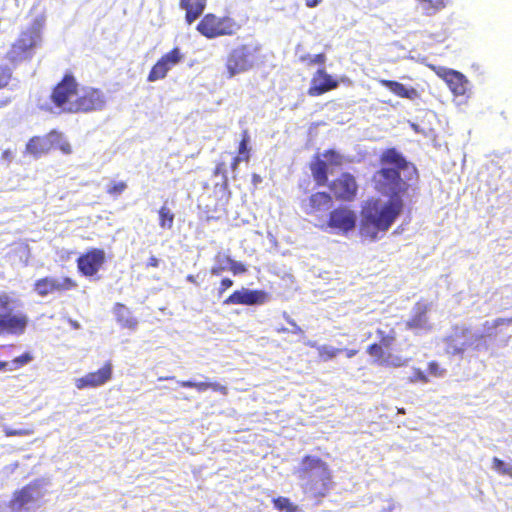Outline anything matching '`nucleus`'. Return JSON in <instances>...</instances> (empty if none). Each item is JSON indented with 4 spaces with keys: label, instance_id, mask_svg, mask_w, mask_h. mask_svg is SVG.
Instances as JSON below:
<instances>
[{
    "label": "nucleus",
    "instance_id": "nucleus-21",
    "mask_svg": "<svg viewBox=\"0 0 512 512\" xmlns=\"http://www.w3.org/2000/svg\"><path fill=\"white\" fill-rule=\"evenodd\" d=\"M377 335L379 337V343L370 345L367 352L375 359H380L385 353L391 350V346L395 341V333L392 330L386 333L385 331L378 329Z\"/></svg>",
    "mask_w": 512,
    "mask_h": 512
},
{
    "label": "nucleus",
    "instance_id": "nucleus-13",
    "mask_svg": "<svg viewBox=\"0 0 512 512\" xmlns=\"http://www.w3.org/2000/svg\"><path fill=\"white\" fill-rule=\"evenodd\" d=\"M113 366L107 362L99 370L87 373L86 375L74 380L75 387L79 390L86 388H98L105 385L112 379Z\"/></svg>",
    "mask_w": 512,
    "mask_h": 512
},
{
    "label": "nucleus",
    "instance_id": "nucleus-26",
    "mask_svg": "<svg viewBox=\"0 0 512 512\" xmlns=\"http://www.w3.org/2000/svg\"><path fill=\"white\" fill-rule=\"evenodd\" d=\"M117 322L124 328L135 329L138 322L131 311L123 304L117 303L114 307Z\"/></svg>",
    "mask_w": 512,
    "mask_h": 512
},
{
    "label": "nucleus",
    "instance_id": "nucleus-11",
    "mask_svg": "<svg viewBox=\"0 0 512 512\" xmlns=\"http://www.w3.org/2000/svg\"><path fill=\"white\" fill-rule=\"evenodd\" d=\"M184 58L181 50L176 47L170 52L163 55L156 64L152 67L148 74L147 80L149 82H155L166 77L167 73L179 64Z\"/></svg>",
    "mask_w": 512,
    "mask_h": 512
},
{
    "label": "nucleus",
    "instance_id": "nucleus-60",
    "mask_svg": "<svg viewBox=\"0 0 512 512\" xmlns=\"http://www.w3.org/2000/svg\"><path fill=\"white\" fill-rule=\"evenodd\" d=\"M187 281L194 283L195 282L194 276L193 275H188L187 276Z\"/></svg>",
    "mask_w": 512,
    "mask_h": 512
},
{
    "label": "nucleus",
    "instance_id": "nucleus-9",
    "mask_svg": "<svg viewBox=\"0 0 512 512\" xmlns=\"http://www.w3.org/2000/svg\"><path fill=\"white\" fill-rule=\"evenodd\" d=\"M240 29L234 19L230 17H217L207 14L198 23L197 30L205 37L212 39L222 35H233Z\"/></svg>",
    "mask_w": 512,
    "mask_h": 512
},
{
    "label": "nucleus",
    "instance_id": "nucleus-7",
    "mask_svg": "<svg viewBox=\"0 0 512 512\" xmlns=\"http://www.w3.org/2000/svg\"><path fill=\"white\" fill-rule=\"evenodd\" d=\"M260 61V47L244 44L233 48L227 55L225 66L228 78L253 69Z\"/></svg>",
    "mask_w": 512,
    "mask_h": 512
},
{
    "label": "nucleus",
    "instance_id": "nucleus-10",
    "mask_svg": "<svg viewBox=\"0 0 512 512\" xmlns=\"http://www.w3.org/2000/svg\"><path fill=\"white\" fill-rule=\"evenodd\" d=\"M42 496L43 492L38 484H29L15 492L13 499L10 501L11 511L30 512L38 506Z\"/></svg>",
    "mask_w": 512,
    "mask_h": 512
},
{
    "label": "nucleus",
    "instance_id": "nucleus-61",
    "mask_svg": "<svg viewBox=\"0 0 512 512\" xmlns=\"http://www.w3.org/2000/svg\"><path fill=\"white\" fill-rule=\"evenodd\" d=\"M306 344H307L308 346L316 347V348H317V345H316V343H315V342L308 341V342H306Z\"/></svg>",
    "mask_w": 512,
    "mask_h": 512
},
{
    "label": "nucleus",
    "instance_id": "nucleus-29",
    "mask_svg": "<svg viewBox=\"0 0 512 512\" xmlns=\"http://www.w3.org/2000/svg\"><path fill=\"white\" fill-rule=\"evenodd\" d=\"M51 148H58L63 154L69 155L72 153V148L68 140L64 137L62 133L57 131H51L49 133Z\"/></svg>",
    "mask_w": 512,
    "mask_h": 512
},
{
    "label": "nucleus",
    "instance_id": "nucleus-14",
    "mask_svg": "<svg viewBox=\"0 0 512 512\" xmlns=\"http://www.w3.org/2000/svg\"><path fill=\"white\" fill-rule=\"evenodd\" d=\"M435 73L448 85L456 96H463L469 89L470 82L462 73L445 67H433Z\"/></svg>",
    "mask_w": 512,
    "mask_h": 512
},
{
    "label": "nucleus",
    "instance_id": "nucleus-30",
    "mask_svg": "<svg viewBox=\"0 0 512 512\" xmlns=\"http://www.w3.org/2000/svg\"><path fill=\"white\" fill-rule=\"evenodd\" d=\"M311 171L314 179L317 181L319 185L325 184L327 181V171L328 167L326 165V161H322V159L317 158L311 164Z\"/></svg>",
    "mask_w": 512,
    "mask_h": 512
},
{
    "label": "nucleus",
    "instance_id": "nucleus-35",
    "mask_svg": "<svg viewBox=\"0 0 512 512\" xmlns=\"http://www.w3.org/2000/svg\"><path fill=\"white\" fill-rule=\"evenodd\" d=\"M317 350H318L320 358L323 361H328L330 359H333L334 357L337 356L338 353H340L342 351L341 349L335 348L331 345L317 346Z\"/></svg>",
    "mask_w": 512,
    "mask_h": 512
},
{
    "label": "nucleus",
    "instance_id": "nucleus-23",
    "mask_svg": "<svg viewBox=\"0 0 512 512\" xmlns=\"http://www.w3.org/2000/svg\"><path fill=\"white\" fill-rule=\"evenodd\" d=\"M304 207L305 211L309 214L326 211L331 207V197L325 192L315 193L309 197L307 203L304 204Z\"/></svg>",
    "mask_w": 512,
    "mask_h": 512
},
{
    "label": "nucleus",
    "instance_id": "nucleus-55",
    "mask_svg": "<svg viewBox=\"0 0 512 512\" xmlns=\"http://www.w3.org/2000/svg\"><path fill=\"white\" fill-rule=\"evenodd\" d=\"M291 332L294 334H302L303 330L297 324H294L293 330Z\"/></svg>",
    "mask_w": 512,
    "mask_h": 512
},
{
    "label": "nucleus",
    "instance_id": "nucleus-4",
    "mask_svg": "<svg viewBox=\"0 0 512 512\" xmlns=\"http://www.w3.org/2000/svg\"><path fill=\"white\" fill-rule=\"evenodd\" d=\"M512 319L498 318L484 324V332L480 333L465 326H454L444 338L445 353L448 355H462L465 351H487L486 337L491 335L490 330L503 324H510Z\"/></svg>",
    "mask_w": 512,
    "mask_h": 512
},
{
    "label": "nucleus",
    "instance_id": "nucleus-17",
    "mask_svg": "<svg viewBox=\"0 0 512 512\" xmlns=\"http://www.w3.org/2000/svg\"><path fill=\"white\" fill-rule=\"evenodd\" d=\"M356 220L357 216L354 211L348 208H338L330 213L327 227L348 232L355 227Z\"/></svg>",
    "mask_w": 512,
    "mask_h": 512
},
{
    "label": "nucleus",
    "instance_id": "nucleus-38",
    "mask_svg": "<svg viewBox=\"0 0 512 512\" xmlns=\"http://www.w3.org/2000/svg\"><path fill=\"white\" fill-rule=\"evenodd\" d=\"M3 432L6 436H29L34 433L32 429H12L7 425L2 426Z\"/></svg>",
    "mask_w": 512,
    "mask_h": 512
},
{
    "label": "nucleus",
    "instance_id": "nucleus-62",
    "mask_svg": "<svg viewBox=\"0 0 512 512\" xmlns=\"http://www.w3.org/2000/svg\"><path fill=\"white\" fill-rule=\"evenodd\" d=\"M168 379H170V378H169V377H166V378L160 377V378H159V380H160V381H161V380H168Z\"/></svg>",
    "mask_w": 512,
    "mask_h": 512
},
{
    "label": "nucleus",
    "instance_id": "nucleus-52",
    "mask_svg": "<svg viewBox=\"0 0 512 512\" xmlns=\"http://www.w3.org/2000/svg\"><path fill=\"white\" fill-rule=\"evenodd\" d=\"M147 266L149 267H158L159 266V259L155 256H151L147 262Z\"/></svg>",
    "mask_w": 512,
    "mask_h": 512
},
{
    "label": "nucleus",
    "instance_id": "nucleus-27",
    "mask_svg": "<svg viewBox=\"0 0 512 512\" xmlns=\"http://www.w3.org/2000/svg\"><path fill=\"white\" fill-rule=\"evenodd\" d=\"M422 14L426 16L435 15L446 7V0H415Z\"/></svg>",
    "mask_w": 512,
    "mask_h": 512
},
{
    "label": "nucleus",
    "instance_id": "nucleus-16",
    "mask_svg": "<svg viewBox=\"0 0 512 512\" xmlns=\"http://www.w3.org/2000/svg\"><path fill=\"white\" fill-rule=\"evenodd\" d=\"M267 293L261 290L242 288L234 291L225 301L226 305H259L266 302Z\"/></svg>",
    "mask_w": 512,
    "mask_h": 512
},
{
    "label": "nucleus",
    "instance_id": "nucleus-33",
    "mask_svg": "<svg viewBox=\"0 0 512 512\" xmlns=\"http://www.w3.org/2000/svg\"><path fill=\"white\" fill-rule=\"evenodd\" d=\"M274 506L285 512H302V510L294 505L288 498L286 497H278L273 499Z\"/></svg>",
    "mask_w": 512,
    "mask_h": 512
},
{
    "label": "nucleus",
    "instance_id": "nucleus-57",
    "mask_svg": "<svg viewBox=\"0 0 512 512\" xmlns=\"http://www.w3.org/2000/svg\"><path fill=\"white\" fill-rule=\"evenodd\" d=\"M345 351H346V356L348 358H352L357 354V350H345Z\"/></svg>",
    "mask_w": 512,
    "mask_h": 512
},
{
    "label": "nucleus",
    "instance_id": "nucleus-49",
    "mask_svg": "<svg viewBox=\"0 0 512 512\" xmlns=\"http://www.w3.org/2000/svg\"><path fill=\"white\" fill-rule=\"evenodd\" d=\"M232 285H233V281L230 278L222 279L220 293H222L224 290L230 288Z\"/></svg>",
    "mask_w": 512,
    "mask_h": 512
},
{
    "label": "nucleus",
    "instance_id": "nucleus-56",
    "mask_svg": "<svg viewBox=\"0 0 512 512\" xmlns=\"http://www.w3.org/2000/svg\"><path fill=\"white\" fill-rule=\"evenodd\" d=\"M252 182L256 185L261 182V177L258 174H253Z\"/></svg>",
    "mask_w": 512,
    "mask_h": 512
},
{
    "label": "nucleus",
    "instance_id": "nucleus-18",
    "mask_svg": "<svg viewBox=\"0 0 512 512\" xmlns=\"http://www.w3.org/2000/svg\"><path fill=\"white\" fill-rule=\"evenodd\" d=\"M427 305L424 303H417L412 309V316L407 321L406 326L408 329L413 330L415 333H426L432 329L427 317Z\"/></svg>",
    "mask_w": 512,
    "mask_h": 512
},
{
    "label": "nucleus",
    "instance_id": "nucleus-40",
    "mask_svg": "<svg viewBox=\"0 0 512 512\" xmlns=\"http://www.w3.org/2000/svg\"><path fill=\"white\" fill-rule=\"evenodd\" d=\"M127 188V184L123 181L120 182H111L107 188V193L112 196H118L122 194Z\"/></svg>",
    "mask_w": 512,
    "mask_h": 512
},
{
    "label": "nucleus",
    "instance_id": "nucleus-24",
    "mask_svg": "<svg viewBox=\"0 0 512 512\" xmlns=\"http://www.w3.org/2000/svg\"><path fill=\"white\" fill-rule=\"evenodd\" d=\"M180 7L186 11V21L192 24L204 11L206 0H180Z\"/></svg>",
    "mask_w": 512,
    "mask_h": 512
},
{
    "label": "nucleus",
    "instance_id": "nucleus-5",
    "mask_svg": "<svg viewBox=\"0 0 512 512\" xmlns=\"http://www.w3.org/2000/svg\"><path fill=\"white\" fill-rule=\"evenodd\" d=\"M45 18L42 15L35 17L31 23L21 31L19 37L12 44L7 53V58L13 63L30 60L35 49L42 43V30Z\"/></svg>",
    "mask_w": 512,
    "mask_h": 512
},
{
    "label": "nucleus",
    "instance_id": "nucleus-20",
    "mask_svg": "<svg viewBox=\"0 0 512 512\" xmlns=\"http://www.w3.org/2000/svg\"><path fill=\"white\" fill-rule=\"evenodd\" d=\"M337 86V81L327 74L324 69H318L311 80V86L308 93L311 96H319L336 88Z\"/></svg>",
    "mask_w": 512,
    "mask_h": 512
},
{
    "label": "nucleus",
    "instance_id": "nucleus-34",
    "mask_svg": "<svg viewBox=\"0 0 512 512\" xmlns=\"http://www.w3.org/2000/svg\"><path fill=\"white\" fill-rule=\"evenodd\" d=\"M32 360H33V357L31 356L30 353H24L23 355L13 359V361L11 362L10 369L12 370V369H17L19 367H22V366L30 363ZM0 364L2 365L0 370L7 366H10V363H7V362H0Z\"/></svg>",
    "mask_w": 512,
    "mask_h": 512
},
{
    "label": "nucleus",
    "instance_id": "nucleus-41",
    "mask_svg": "<svg viewBox=\"0 0 512 512\" xmlns=\"http://www.w3.org/2000/svg\"><path fill=\"white\" fill-rule=\"evenodd\" d=\"M226 264H229V269L233 272V274H242L246 271L245 266L238 261L231 259L230 257H223Z\"/></svg>",
    "mask_w": 512,
    "mask_h": 512
},
{
    "label": "nucleus",
    "instance_id": "nucleus-44",
    "mask_svg": "<svg viewBox=\"0 0 512 512\" xmlns=\"http://www.w3.org/2000/svg\"><path fill=\"white\" fill-rule=\"evenodd\" d=\"M429 374L434 377H444L446 370L441 368L439 364L435 361H432L428 365Z\"/></svg>",
    "mask_w": 512,
    "mask_h": 512
},
{
    "label": "nucleus",
    "instance_id": "nucleus-48",
    "mask_svg": "<svg viewBox=\"0 0 512 512\" xmlns=\"http://www.w3.org/2000/svg\"><path fill=\"white\" fill-rule=\"evenodd\" d=\"M215 173L217 175H222L224 180L226 181L227 179V168H226V165L225 163H219L217 166H216V170H215Z\"/></svg>",
    "mask_w": 512,
    "mask_h": 512
},
{
    "label": "nucleus",
    "instance_id": "nucleus-42",
    "mask_svg": "<svg viewBox=\"0 0 512 512\" xmlns=\"http://www.w3.org/2000/svg\"><path fill=\"white\" fill-rule=\"evenodd\" d=\"M248 143H249V136H248L247 131H245L243 134V138L239 144V155H238V156L243 157L245 161L249 160Z\"/></svg>",
    "mask_w": 512,
    "mask_h": 512
},
{
    "label": "nucleus",
    "instance_id": "nucleus-3",
    "mask_svg": "<svg viewBox=\"0 0 512 512\" xmlns=\"http://www.w3.org/2000/svg\"><path fill=\"white\" fill-rule=\"evenodd\" d=\"M403 201L371 199L362 208L360 234L375 241L380 233H385L403 210Z\"/></svg>",
    "mask_w": 512,
    "mask_h": 512
},
{
    "label": "nucleus",
    "instance_id": "nucleus-45",
    "mask_svg": "<svg viewBox=\"0 0 512 512\" xmlns=\"http://www.w3.org/2000/svg\"><path fill=\"white\" fill-rule=\"evenodd\" d=\"M11 78V69L7 66H0V88L6 86Z\"/></svg>",
    "mask_w": 512,
    "mask_h": 512
},
{
    "label": "nucleus",
    "instance_id": "nucleus-47",
    "mask_svg": "<svg viewBox=\"0 0 512 512\" xmlns=\"http://www.w3.org/2000/svg\"><path fill=\"white\" fill-rule=\"evenodd\" d=\"M14 157V152L10 149H6L0 157V161L6 163V165L8 166L13 161Z\"/></svg>",
    "mask_w": 512,
    "mask_h": 512
},
{
    "label": "nucleus",
    "instance_id": "nucleus-22",
    "mask_svg": "<svg viewBox=\"0 0 512 512\" xmlns=\"http://www.w3.org/2000/svg\"><path fill=\"white\" fill-rule=\"evenodd\" d=\"M51 149L49 134L44 137L35 136L26 144L25 153L39 158Z\"/></svg>",
    "mask_w": 512,
    "mask_h": 512
},
{
    "label": "nucleus",
    "instance_id": "nucleus-12",
    "mask_svg": "<svg viewBox=\"0 0 512 512\" xmlns=\"http://www.w3.org/2000/svg\"><path fill=\"white\" fill-rule=\"evenodd\" d=\"M76 287V283L68 277H45L36 281L34 289L38 295L46 297Z\"/></svg>",
    "mask_w": 512,
    "mask_h": 512
},
{
    "label": "nucleus",
    "instance_id": "nucleus-58",
    "mask_svg": "<svg viewBox=\"0 0 512 512\" xmlns=\"http://www.w3.org/2000/svg\"><path fill=\"white\" fill-rule=\"evenodd\" d=\"M284 317L287 320V322L294 327L295 321L291 319L286 313H284Z\"/></svg>",
    "mask_w": 512,
    "mask_h": 512
},
{
    "label": "nucleus",
    "instance_id": "nucleus-8",
    "mask_svg": "<svg viewBox=\"0 0 512 512\" xmlns=\"http://www.w3.org/2000/svg\"><path fill=\"white\" fill-rule=\"evenodd\" d=\"M13 304L8 294H0V333L20 335L28 325V316L21 311L14 312Z\"/></svg>",
    "mask_w": 512,
    "mask_h": 512
},
{
    "label": "nucleus",
    "instance_id": "nucleus-39",
    "mask_svg": "<svg viewBox=\"0 0 512 512\" xmlns=\"http://www.w3.org/2000/svg\"><path fill=\"white\" fill-rule=\"evenodd\" d=\"M185 388H196L200 392H204L210 388V382H194V381H178Z\"/></svg>",
    "mask_w": 512,
    "mask_h": 512
},
{
    "label": "nucleus",
    "instance_id": "nucleus-1",
    "mask_svg": "<svg viewBox=\"0 0 512 512\" xmlns=\"http://www.w3.org/2000/svg\"><path fill=\"white\" fill-rule=\"evenodd\" d=\"M51 100L59 112L90 113L102 111L107 103L105 93L91 86H79L72 75H65L54 88Z\"/></svg>",
    "mask_w": 512,
    "mask_h": 512
},
{
    "label": "nucleus",
    "instance_id": "nucleus-6",
    "mask_svg": "<svg viewBox=\"0 0 512 512\" xmlns=\"http://www.w3.org/2000/svg\"><path fill=\"white\" fill-rule=\"evenodd\" d=\"M301 485L306 493L313 496H324L331 486V475L325 462L307 456L299 471Z\"/></svg>",
    "mask_w": 512,
    "mask_h": 512
},
{
    "label": "nucleus",
    "instance_id": "nucleus-2",
    "mask_svg": "<svg viewBox=\"0 0 512 512\" xmlns=\"http://www.w3.org/2000/svg\"><path fill=\"white\" fill-rule=\"evenodd\" d=\"M416 173L415 167L395 149L385 151L381 157V168L374 174L375 189L389 200L403 201L408 190V181Z\"/></svg>",
    "mask_w": 512,
    "mask_h": 512
},
{
    "label": "nucleus",
    "instance_id": "nucleus-54",
    "mask_svg": "<svg viewBox=\"0 0 512 512\" xmlns=\"http://www.w3.org/2000/svg\"><path fill=\"white\" fill-rule=\"evenodd\" d=\"M394 508V503L387 501L386 505L383 506V512H391Z\"/></svg>",
    "mask_w": 512,
    "mask_h": 512
},
{
    "label": "nucleus",
    "instance_id": "nucleus-53",
    "mask_svg": "<svg viewBox=\"0 0 512 512\" xmlns=\"http://www.w3.org/2000/svg\"><path fill=\"white\" fill-rule=\"evenodd\" d=\"M320 2L321 0H305L306 6L310 8L316 7Z\"/></svg>",
    "mask_w": 512,
    "mask_h": 512
},
{
    "label": "nucleus",
    "instance_id": "nucleus-59",
    "mask_svg": "<svg viewBox=\"0 0 512 512\" xmlns=\"http://www.w3.org/2000/svg\"><path fill=\"white\" fill-rule=\"evenodd\" d=\"M277 331H278L279 333H285V332H288V329H287V328H285V327H280V328H277Z\"/></svg>",
    "mask_w": 512,
    "mask_h": 512
},
{
    "label": "nucleus",
    "instance_id": "nucleus-37",
    "mask_svg": "<svg viewBox=\"0 0 512 512\" xmlns=\"http://www.w3.org/2000/svg\"><path fill=\"white\" fill-rule=\"evenodd\" d=\"M223 257H226L225 255L218 254L216 256V264L211 269L212 275H220L223 271L229 268V264H226Z\"/></svg>",
    "mask_w": 512,
    "mask_h": 512
},
{
    "label": "nucleus",
    "instance_id": "nucleus-50",
    "mask_svg": "<svg viewBox=\"0 0 512 512\" xmlns=\"http://www.w3.org/2000/svg\"><path fill=\"white\" fill-rule=\"evenodd\" d=\"M210 388L214 391L221 392L222 394H226L227 392L226 387L218 383H210Z\"/></svg>",
    "mask_w": 512,
    "mask_h": 512
},
{
    "label": "nucleus",
    "instance_id": "nucleus-51",
    "mask_svg": "<svg viewBox=\"0 0 512 512\" xmlns=\"http://www.w3.org/2000/svg\"><path fill=\"white\" fill-rule=\"evenodd\" d=\"M244 160L243 157L241 156H236L233 158V161L231 163V169H232V172L234 173L239 165V163Z\"/></svg>",
    "mask_w": 512,
    "mask_h": 512
},
{
    "label": "nucleus",
    "instance_id": "nucleus-36",
    "mask_svg": "<svg viewBox=\"0 0 512 512\" xmlns=\"http://www.w3.org/2000/svg\"><path fill=\"white\" fill-rule=\"evenodd\" d=\"M322 161H326L327 166H340L343 162V156L334 150H328L323 154Z\"/></svg>",
    "mask_w": 512,
    "mask_h": 512
},
{
    "label": "nucleus",
    "instance_id": "nucleus-31",
    "mask_svg": "<svg viewBox=\"0 0 512 512\" xmlns=\"http://www.w3.org/2000/svg\"><path fill=\"white\" fill-rule=\"evenodd\" d=\"M159 226L162 229H171L174 224V213L166 206L163 205L159 211Z\"/></svg>",
    "mask_w": 512,
    "mask_h": 512
},
{
    "label": "nucleus",
    "instance_id": "nucleus-28",
    "mask_svg": "<svg viewBox=\"0 0 512 512\" xmlns=\"http://www.w3.org/2000/svg\"><path fill=\"white\" fill-rule=\"evenodd\" d=\"M380 365L387 367H403L408 365L410 359L405 358L399 354H394L391 351L385 353L380 359H375Z\"/></svg>",
    "mask_w": 512,
    "mask_h": 512
},
{
    "label": "nucleus",
    "instance_id": "nucleus-19",
    "mask_svg": "<svg viewBox=\"0 0 512 512\" xmlns=\"http://www.w3.org/2000/svg\"><path fill=\"white\" fill-rule=\"evenodd\" d=\"M330 189L337 198L350 200L357 191L355 178L348 173H344L331 184Z\"/></svg>",
    "mask_w": 512,
    "mask_h": 512
},
{
    "label": "nucleus",
    "instance_id": "nucleus-46",
    "mask_svg": "<svg viewBox=\"0 0 512 512\" xmlns=\"http://www.w3.org/2000/svg\"><path fill=\"white\" fill-rule=\"evenodd\" d=\"M409 381L411 383H414V382H417V381H420L422 383H427L429 380H428V377L426 376V374L423 371H421L418 368H414V375L409 378Z\"/></svg>",
    "mask_w": 512,
    "mask_h": 512
},
{
    "label": "nucleus",
    "instance_id": "nucleus-43",
    "mask_svg": "<svg viewBox=\"0 0 512 512\" xmlns=\"http://www.w3.org/2000/svg\"><path fill=\"white\" fill-rule=\"evenodd\" d=\"M326 60V57L324 54H317V55H304L300 57V61L304 63H308L309 65L312 64H323Z\"/></svg>",
    "mask_w": 512,
    "mask_h": 512
},
{
    "label": "nucleus",
    "instance_id": "nucleus-25",
    "mask_svg": "<svg viewBox=\"0 0 512 512\" xmlns=\"http://www.w3.org/2000/svg\"><path fill=\"white\" fill-rule=\"evenodd\" d=\"M379 82L382 86L386 87L392 93L399 97L406 98L409 100H414L415 98L418 97V92L416 89L412 87H406L400 82L385 79H382Z\"/></svg>",
    "mask_w": 512,
    "mask_h": 512
},
{
    "label": "nucleus",
    "instance_id": "nucleus-32",
    "mask_svg": "<svg viewBox=\"0 0 512 512\" xmlns=\"http://www.w3.org/2000/svg\"><path fill=\"white\" fill-rule=\"evenodd\" d=\"M491 468L500 475H507L512 478V463H506L498 457H494Z\"/></svg>",
    "mask_w": 512,
    "mask_h": 512
},
{
    "label": "nucleus",
    "instance_id": "nucleus-15",
    "mask_svg": "<svg viewBox=\"0 0 512 512\" xmlns=\"http://www.w3.org/2000/svg\"><path fill=\"white\" fill-rule=\"evenodd\" d=\"M105 262V252L102 249H92L81 255L77 260L79 271L88 277L94 276Z\"/></svg>",
    "mask_w": 512,
    "mask_h": 512
}]
</instances>
